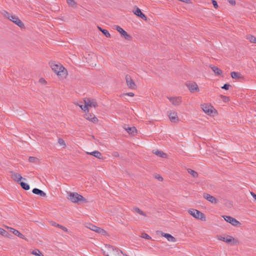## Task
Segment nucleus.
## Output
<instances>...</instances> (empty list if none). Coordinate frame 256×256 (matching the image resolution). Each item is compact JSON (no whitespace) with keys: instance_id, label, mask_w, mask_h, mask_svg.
<instances>
[{"instance_id":"f257e3e1","label":"nucleus","mask_w":256,"mask_h":256,"mask_svg":"<svg viewBox=\"0 0 256 256\" xmlns=\"http://www.w3.org/2000/svg\"><path fill=\"white\" fill-rule=\"evenodd\" d=\"M50 64L52 70L58 76L62 78L66 76V70L60 64L52 62H50Z\"/></svg>"},{"instance_id":"f03ea898","label":"nucleus","mask_w":256,"mask_h":256,"mask_svg":"<svg viewBox=\"0 0 256 256\" xmlns=\"http://www.w3.org/2000/svg\"><path fill=\"white\" fill-rule=\"evenodd\" d=\"M68 199L74 203H86L88 200L82 195L77 192H69L68 196Z\"/></svg>"},{"instance_id":"7ed1b4c3","label":"nucleus","mask_w":256,"mask_h":256,"mask_svg":"<svg viewBox=\"0 0 256 256\" xmlns=\"http://www.w3.org/2000/svg\"><path fill=\"white\" fill-rule=\"evenodd\" d=\"M4 14L9 20L12 22L20 28H24V23L17 16L15 15L10 14V13L6 11L4 12Z\"/></svg>"},{"instance_id":"20e7f679","label":"nucleus","mask_w":256,"mask_h":256,"mask_svg":"<svg viewBox=\"0 0 256 256\" xmlns=\"http://www.w3.org/2000/svg\"><path fill=\"white\" fill-rule=\"evenodd\" d=\"M106 256H122V252L111 246H108L107 247V250L104 252Z\"/></svg>"},{"instance_id":"39448f33","label":"nucleus","mask_w":256,"mask_h":256,"mask_svg":"<svg viewBox=\"0 0 256 256\" xmlns=\"http://www.w3.org/2000/svg\"><path fill=\"white\" fill-rule=\"evenodd\" d=\"M202 110L208 116H214L216 114V110L211 105L208 104H202L201 105Z\"/></svg>"},{"instance_id":"423d86ee","label":"nucleus","mask_w":256,"mask_h":256,"mask_svg":"<svg viewBox=\"0 0 256 256\" xmlns=\"http://www.w3.org/2000/svg\"><path fill=\"white\" fill-rule=\"evenodd\" d=\"M188 212L190 215L196 218L204 220L206 219L204 214L197 210L190 208L188 210Z\"/></svg>"},{"instance_id":"0eeeda50","label":"nucleus","mask_w":256,"mask_h":256,"mask_svg":"<svg viewBox=\"0 0 256 256\" xmlns=\"http://www.w3.org/2000/svg\"><path fill=\"white\" fill-rule=\"evenodd\" d=\"M218 239L232 245H235L238 243V242L237 240H236L232 236H218Z\"/></svg>"},{"instance_id":"6e6552de","label":"nucleus","mask_w":256,"mask_h":256,"mask_svg":"<svg viewBox=\"0 0 256 256\" xmlns=\"http://www.w3.org/2000/svg\"><path fill=\"white\" fill-rule=\"evenodd\" d=\"M224 220L228 223H230L234 226H238L240 225V223L236 218L230 216H223Z\"/></svg>"},{"instance_id":"1a4fd4ad","label":"nucleus","mask_w":256,"mask_h":256,"mask_svg":"<svg viewBox=\"0 0 256 256\" xmlns=\"http://www.w3.org/2000/svg\"><path fill=\"white\" fill-rule=\"evenodd\" d=\"M167 98L174 106H178L180 105L182 102V97L180 96H167Z\"/></svg>"},{"instance_id":"9d476101","label":"nucleus","mask_w":256,"mask_h":256,"mask_svg":"<svg viewBox=\"0 0 256 256\" xmlns=\"http://www.w3.org/2000/svg\"><path fill=\"white\" fill-rule=\"evenodd\" d=\"M186 86L190 92H199L198 86L195 82L188 83Z\"/></svg>"},{"instance_id":"9b49d317","label":"nucleus","mask_w":256,"mask_h":256,"mask_svg":"<svg viewBox=\"0 0 256 256\" xmlns=\"http://www.w3.org/2000/svg\"><path fill=\"white\" fill-rule=\"evenodd\" d=\"M84 102V104H86L88 108V107L96 108L98 106L97 102L94 99L85 98Z\"/></svg>"},{"instance_id":"f8f14e48","label":"nucleus","mask_w":256,"mask_h":256,"mask_svg":"<svg viewBox=\"0 0 256 256\" xmlns=\"http://www.w3.org/2000/svg\"><path fill=\"white\" fill-rule=\"evenodd\" d=\"M156 233L158 234H160L162 236L166 238V240L168 242H176V238L169 234L164 233V232H160V231H158L156 232Z\"/></svg>"},{"instance_id":"ddd939ff","label":"nucleus","mask_w":256,"mask_h":256,"mask_svg":"<svg viewBox=\"0 0 256 256\" xmlns=\"http://www.w3.org/2000/svg\"><path fill=\"white\" fill-rule=\"evenodd\" d=\"M203 198L212 204H216L218 202V200L216 198L208 193H204Z\"/></svg>"},{"instance_id":"4468645a","label":"nucleus","mask_w":256,"mask_h":256,"mask_svg":"<svg viewBox=\"0 0 256 256\" xmlns=\"http://www.w3.org/2000/svg\"><path fill=\"white\" fill-rule=\"evenodd\" d=\"M126 80L128 86L131 89H136V85L133 80H132L130 76L126 75Z\"/></svg>"},{"instance_id":"2eb2a0df","label":"nucleus","mask_w":256,"mask_h":256,"mask_svg":"<svg viewBox=\"0 0 256 256\" xmlns=\"http://www.w3.org/2000/svg\"><path fill=\"white\" fill-rule=\"evenodd\" d=\"M168 116L172 122L176 123L178 122V118L176 112L170 111L168 112Z\"/></svg>"},{"instance_id":"dca6fc26","label":"nucleus","mask_w":256,"mask_h":256,"mask_svg":"<svg viewBox=\"0 0 256 256\" xmlns=\"http://www.w3.org/2000/svg\"><path fill=\"white\" fill-rule=\"evenodd\" d=\"M116 29L126 40H130V36L125 30H124L120 26H116Z\"/></svg>"},{"instance_id":"f3484780","label":"nucleus","mask_w":256,"mask_h":256,"mask_svg":"<svg viewBox=\"0 0 256 256\" xmlns=\"http://www.w3.org/2000/svg\"><path fill=\"white\" fill-rule=\"evenodd\" d=\"M10 172L12 174V178L14 180L17 182H20L22 179H23L22 177L20 174L12 172ZM24 180H25V178H24Z\"/></svg>"},{"instance_id":"a211bd4d","label":"nucleus","mask_w":256,"mask_h":256,"mask_svg":"<svg viewBox=\"0 0 256 256\" xmlns=\"http://www.w3.org/2000/svg\"><path fill=\"white\" fill-rule=\"evenodd\" d=\"M86 154L90 155L93 156L100 160L103 159V156L102 154L98 150H94L92 152H86Z\"/></svg>"},{"instance_id":"6ab92c4d","label":"nucleus","mask_w":256,"mask_h":256,"mask_svg":"<svg viewBox=\"0 0 256 256\" xmlns=\"http://www.w3.org/2000/svg\"><path fill=\"white\" fill-rule=\"evenodd\" d=\"M152 152L154 154H155L156 155L158 156H160V158H167V154L162 151H160L158 150H153Z\"/></svg>"},{"instance_id":"aec40b11","label":"nucleus","mask_w":256,"mask_h":256,"mask_svg":"<svg viewBox=\"0 0 256 256\" xmlns=\"http://www.w3.org/2000/svg\"><path fill=\"white\" fill-rule=\"evenodd\" d=\"M32 192L42 197H44L46 196V194L44 192L37 188H34L32 190Z\"/></svg>"},{"instance_id":"412c9836","label":"nucleus","mask_w":256,"mask_h":256,"mask_svg":"<svg viewBox=\"0 0 256 256\" xmlns=\"http://www.w3.org/2000/svg\"><path fill=\"white\" fill-rule=\"evenodd\" d=\"M125 130L130 134L134 136L136 132V129L135 127H128L124 128Z\"/></svg>"},{"instance_id":"4be33fe9","label":"nucleus","mask_w":256,"mask_h":256,"mask_svg":"<svg viewBox=\"0 0 256 256\" xmlns=\"http://www.w3.org/2000/svg\"><path fill=\"white\" fill-rule=\"evenodd\" d=\"M231 76L232 78L240 80L242 78V75L240 72H231Z\"/></svg>"},{"instance_id":"5701e85b","label":"nucleus","mask_w":256,"mask_h":256,"mask_svg":"<svg viewBox=\"0 0 256 256\" xmlns=\"http://www.w3.org/2000/svg\"><path fill=\"white\" fill-rule=\"evenodd\" d=\"M210 68L216 74L220 75L222 74V70L219 68L212 66H210Z\"/></svg>"},{"instance_id":"b1692460","label":"nucleus","mask_w":256,"mask_h":256,"mask_svg":"<svg viewBox=\"0 0 256 256\" xmlns=\"http://www.w3.org/2000/svg\"><path fill=\"white\" fill-rule=\"evenodd\" d=\"M133 210L134 212L140 214L141 216H146V214L142 210L138 208H137V207L134 208H133Z\"/></svg>"},{"instance_id":"393cba45","label":"nucleus","mask_w":256,"mask_h":256,"mask_svg":"<svg viewBox=\"0 0 256 256\" xmlns=\"http://www.w3.org/2000/svg\"><path fill=\"white\" fill-rule=\"evenodd\" d=\"M188 172L194 178H197L198 176V172L190 168L188 169Z\"/></svg>"},{"instance_id":"a878e982","label":"nucleus","mask_w":256,"mask_h":256,"mask_svg":"<svg viewBox=\"0 0 256 256\" xmlns=\"http://www.w3.org/2000/svg\"><path fill=\"white\" fill-rule=\"evenodd\" d=\"M20 184L22 188L25 190H28L30 188V186L26 182H20Z\"/></svg>"},{"instance_id":"bb28decb","label":"nucleus","mask_w":256,"mask_h":256,"mask_svg":"<svg viewBox=\"0 0 256 256\" xmlns=\"http://www.w3.org/2000/svg\"><path fill=\"white\" fill-rule=\"evenodd\" d=\"M246 38L251 42L256 44V38L252 35H248Z\"/></svg>"},{"instance_id":"cd10ccee","label":"nucleus","mask_w":256,"mask_h":256,"mask_svg":"<svg viewBox=\"0 0 256 256\" xmlns=\"http://www.w3.org/2000/svg\"><path fill=\"white\" fill-rule=\"evenodd\" d=\"M32 254H34V256H44V255L38 249H36L35 250H34L32 252Z\"/></svg>"},{"instance_id":"c85d7f7f","label":"nucleus","mask_w":256,"mask_h":256,"mask_svg":"<svg viewBox=\"0 0 256 256\" xmlns=\"http://www.w3.org/2000/svg\"><path fill=\"white\" fill-rule=\"evenodd\" d=\"M52 225L54 226H56V227L60 228V229H62V230H64L65 232H66L68 231V228H66L62 226H61L59 224H57L56 222L52 223Z\"/></svg>"},{"instance_id":"c756f323","label":"nucleus","mask_w":256,"mask_h":256,"mask_svg":"<svg viewBox=\"0 0 256 256\" xmlns=\"http://www.w3.org/2000/svg\"><path fill=\"white\" fill-rule=\"evenodd\" d=\"M0 234L5 237H8L10 234L4 229L0 228Z\"/></svg>"},{"instance_id":"7c9ffc66","label":"nucleus","mask_w":256,"mask_h":256,"mask_svg":"<svg viewBox=\"0 0 256 256\" xmlns=\"http://www.w3.org/2000/svg\"><path fill=\"white\" fill-rule=\"evenodd\" d=\"M14 234L16 236H18L19 238H22V239H24V240H26L25 238V236H24V235H23L22 234H21L19 231H18V230H16V231H14Z\"/></svg>"},{"instance_id":"2f4dec72","label":"nucleus","mask_w":256,"mask_h":256,"mask_svg":"<svg viewBox=\"0 0 256 256\" xmlns=\"http://www.w3.org/2000/svg\"><path fill=\"white\" fill-rule=\"evenodd\" d=\"M66 2L69 6L71 7H75L76 6V2L74 0H66Z\"/></svg>"},{"instance_id":"473e14b6","label":"nucleus","mask_w":256,"mask_h":256,"mask_svg":"<svg viewBox=\"0 0 256 256\" xmlns=\"http://www.w3.org/2000/svg\"><path fill=\"white\" fill-rule=\"evenodd\" d=\"M94 232H96L98 233H99V234H105L106 233V232L104 230H103L100 228H98V226H96Z\"/></svg>"},{"instance_id":"72a5a7b5","label":"nucleus","mask_w":256,"mask_h":256,"mask_svg":"<svg viewBox=\"0 0 256 256\" xmlns=\"http://www.w3.org/2000/svg\"><path fill=\"white\" fill-rule=\"evenodd\" d=\"M86 228H89L90 230H92V231H94L95 230L96 226H94V224H86Z\"/></svg>"},{"instance_id":"f704fd0d","label":"nucleus","mask_w":256,"mask_h":256,"mask_svg":"<svg viewBox=\"0 0 256 256\" xmlns=\"http://www.w3.org/2000/svg\"><path fill=\"white\" fill-rule=\"evenodd\" d=\"M78 105L81 108V109L84 110V112H88V108H87L86 104H84V105L83 106L82 104H78Z\"/></svg>"},{"instance_id":"c9c22d12","label":"nucleus","mask_w":256,"mask_h":256,"mask_svg":"<svg viewBox=\"0 0 256 256\" xmlns=\"http://www.w3.org/2000/svg\"><path fill=\"white\" fill-rule=\"evenodd\" d=\"M132 12L134 13V14L137 16H138L141 14V13H142L140 10L138 8H137L136 10H133Z\"/></svg>"},{"instance_id":"e433bc0d","label":"nucleus","mask_w":256,"mask_h":256,"mask_svg":"<svg viewBox=\"0 0 256 256\" xmlns=\"http://www.w3.org/2000/svg\"><path fill=\"white\" fill-rule=\"evenodd\" d=\"M58 142L60 146H62L64 148H65L66 146V144L62 139L58 138Z\"/></svg>"},{"instance_id":"4c0bfd02","label":"nucleus","mask_w":256,"mask_h":256,"mask_svg":"<svg viewBox=\"0 0 256 256\" xmlns=\"http://www.w3.org/2000/svg\"><path fill=\"white\" fill-rule=\"evenodd\" d=\"M102 32L106 37L110 38V32L106 30H102Z\"/></svg>"},{"instance_id":"58836bf2","label":"nucleus","mask_w":256,"mask_h":256,"mask_svg":"<svg viewBox=\"0 0 256 256\" xmlns=\"http://www.w3.org/2000/svg\"><path fill=\"white\" fill-rule=\"evenodd\" d=\"M38 159L34 156H30L28 158V161L30 162H36Z\"/></svg>"},{"instance_id":"ea45409f","label":"nucleus","mask_w":256,"mask_h":256,"mask_svg":"<svg viewBox=\"0 0 256 256\" xmlns=\"http://www.w3.org/2000/svg\"><path fill=\"white\" fill-rule=\"evenodd\" d=\"M141 237L146 240H150L151 238V237L146 233H142Z\"/></svg>"},{"instance_id":"a19ab883","label":"nucleus","mask_w":256,"mask_h":256,"mask_svg":"<svg viewBox=\"0 0 256 256\" xmlns=\"http://www.w3.org/2000/svg\"><path fill=\"white\" fill-rule=\"evenodd\" d=\"M93 116H92L90 114H86L84 116V118L90 121L91 118H92Z\"/></svg>"},{"instance_id":"79ce46f5","label":"nucleus","mask_w":256,"mask_h":256,"mask_svg":"<svg viewBox=\"0 0 256 256\" xmlns=\"http://www.w3.org/2000/svg\"><path fill=\"white\" fill-rule=\"evenodd\" d=\"M90 121L94 123H96L98 122V120L94 116H93L92 118H91Z\"/></svg>"},{"instance_id":"37998d69","label":"nucleus","mask_w":256,"mask_h":256,"mask_svg":"<svg viewBox=\"0 0 256 256\" xmlns=\"http://www.w3.org/2000/svg\"><path fill=\"white\" fill-rule=\"evenodd\" d=\"M230 86L229 84H224L222 88L226 90H228L229 89V88Z\"/></svg>"},{"instance_id":"c03bdc74","label":"nucleus","mask_w":256,"mask_h":256,"mask_svg":"<svg viewBox=\"0 0 256 256\" xmlns=\"http://www.w3.org/2000/svg\"><path fill=\"white\" fill-rule=\"evenodd\" d=\"M212 3L214 8H218V4L216 0H212Z\"/></svg>"},{"instance_id":"a18cd8bd","label":"nucleus","mask_w":256,"mask_h":256,"mask_svg":"<svg viewBox=\"0 0 256 256\" xmlns=\"http://www.w3.org/2000/svg\"><path fill=\"white\" fill-rule=\"evenodd\" d=\"M138 16L145 20H147L146 16L142 12Z\"/></svg>"},{"instance_id":"49530a36","label":"nucleus","mask_w":256,"mask_h":256,"mask_svg":"<svg viewBox=\"0 0 256 256\" xmlns=\"http://www.w3.org/2000/svg\"><path fill=\"white\" fill-rule=\"evenodd\" d=\"M39 82L44 84L46 83V80L44 78H40L39 80Z\"/></svg>"},{"instance_id":"de8ad7c7","label":"nucleus","mask_w":256,"mask_h":256,"mask_svg":"<svg viewBox=\"0 0 256 256\" xmlns=\"http://www.w3.org/2000/svg\"><path fill=\"white\" fill-rule=\"evenodd\" d=\"M125 95L128 96H134L133 92H128L124 94Z\"/></svg>"},{"instance_id":"09e8293b","label":"nucleus","mask_w":256,"mask_h":256,"mask_svg":"<svg viewBox=\"0 0 256 256\" xmlns=\"http://www.w3.org/2000/svg\"><path fill=\"white\" fill-rule=\"evenodd\" d=\"M8 228L10 230V232H12V234H14V231H16V230H15V229H14V228H8Z\"/></svg>"},{"instance_id":"8fccbe9b","label":"nucleus","mask_w":256,"mask_h":256,"mask_svg":"<svg viewBox=\"0 0 256 256\" xmlns=\"http://www.w3.org/2000/svg\"><path fill=\"white\" fill-rule=\"evenodd\" d=\"M250 194L252 198L256 200V194L253 192H250Z\"/></svg>"},{"instance_id":"3c124183","label":"nucleus","mask_w":256,"mask_h":256,"mask_svg":"<svg viewBox=\"0 0 256 256\" xmlns=\"http://www.w3.org/2000/svg\"><path fill=\"white\" fill-rule=\"evenodd\" d=\"M222 98L224 102L228 100V98L226 96H222Z\"/></svg>"},{"instance_id":"603ef678","label":"nucleus","mask_w":256,"mask_h":256,"mask_svg":"<svg viewBox=\"0 0 256 256\" xmlns=\"http://www.w3.org/2000/svg\"><path fill=\"white\" fill-rule=\"evenodd\" d=\"M179 1L184 2L186 3H190V0H178Z\"/></svg>"},{"instance_id":"864d4df0","label":"nucleus","mask_w":256,"mask_h":256,"mask_svg":"<svg viewBox=\"0 0 256 256\" xmlns=\"http://www.w3.org/2000/svg\"><path fill=\"white\" fill-rule=\"evenodd\" d=\"M229 2L232 5H234L236 4V2L234 0H229Z\"/></svg>"},{"instance_id":"5fc2aeb1","label":"nucleus","mask_w":256,"mask_h":256,"mask_svg":"<svg viewBox=\"0 0 256 256\" xmlns=\"http://www.w3.org/2000/svg\"><path fill=\"white\" fill-rule=\"evenodd\" d=\"M156 178L161 181L162 180H163L162 178L160 176H158L156 177Z\"/></svg>"},{"instance_id":"6e6d98bb","label":"nucleus","mask_w":256,"mask_h":256,"mask_svg":"<svg viewBox=\"0 0 256 256\" xmlns=\"http://www.w3.org/2000/svg\"><path fill=\"white\" fill-rule=\"evenodd\" d=\"M98 30H99L100 31H101V32H102V30H103V29H102V28L100 27V26H98Z\"/></svg>"}]
</instances>
